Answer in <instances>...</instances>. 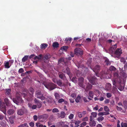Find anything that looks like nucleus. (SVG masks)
I'll list each match as a JSON object with an SVG mask.
<instances>
[{
  "mask_svg": "<svg viewBox=\"0 0 127 127\" xmlns=\"http://www.w3.org/2000/svg\"><path fill=\"white\" fill-rule=\"evenodd\" d=\"M4 101L5 103L1 102L0 105V110L1 111H6V106H8L10 104V102L8 98H5Z\"/></svg>",
  "mask_w": 127,
  "mask_h": 127,
  "instance_id": "1",
  "label": "nucleus"
},
{
  "mask_svg": "<svg viewBox=\"0 0 127 127\" xmlns=\"http://www.w3.org/2000/svg\"><path fill=\"white\" fill-rule=\"evenodd\" d=\"M91 61H88L87 64L90 68L93 70V71L95 73V75L96 76H98V73L100 71V66L98 65H96L94 68H92V67L91 66Z\"/></svg>",
  "mask_w": 127,
  "mask_h": 127,
  "instance_id": "2",
  "label": "nucleus"
},
{
  "mask_svg": "<svg viewBox=\"0 0 127 127\" xmlns=\"http://www.w3.org/2000/svg\"><path fill=\"white\" fill-rule=\"evenodd\" d=\"M43 84L45 87L50 91L53 90L56 88L57 86L56 85L52 82L47 83Z\"/></svg>",
  "mask_w": 127,
  "mask_h": 127,
  "instance_id": "3",
  "label": "nucleus"
},
{
  "mask_svg": "<svg viewBox=\"0 0 127 127\" xmlns=\"http://www.w3.org/2000/svg\"><path fill=\"white\" fill-rule=\"evenodd\" d=\"M35 96L42 100H44L45 98V97L43 95V94L41 93V91L39 90L36 91Z\"/></svg>",
  "mask_w": 127,
  "mask_h": 127,
  "instance_id": "4",
  "label": "nucleus"
},
{
  "mask_svg": "<svg viewBox=\"0 0 127 127\" xmlns=\"http://www.w3.org/2000/svg\"><path fill=\"white\" fill-rule=\"evenodd\" d=\"M13 101L14 103L17 105L20 104L23 101V100L20 96L17 97L16 98H13Z\"/></svg>",
  "mask_w": 127,
  "mask_h": 127,
  "instance_id": "5",
  "label": "nucleus"
},
{
  "mask_svg": "<svg viewBox=\"0 0 127 127\" xmlns=\"http://www.w3.org/2000/svg\"><path fill=\"white\" fill-rule=\"evenodd\" d=\"M79 81V85L80 87H82V88L85 89V86L83 83L84 81V78L83 77H80L78 78Z\"/></svg>",
  "mask_w": 127,
  "mask_h": 127,
  "instance_id": "6",
  "label": "nucleus"
},
{
  "mask_svg": "<svg viewBox=\"0 0 127 127\" xmlns=\"http://www.w3.org/2000/svg\"><path fill=\"white\" fill-rule=\"evenodd\" d=\"M59 77L61 79H63L65 83L67 84L68 81L64 74L62 72H60L59 73Z\"/></svg>",
  "mask_w": 127,
  "mask_h": 127,
  "instance_id": "7",
  "label": "nucleus"
},
{
  "mask_svg": "<svg viewBox=\"0 0 127 127\" xmlns=\"http://www.w3.org/2000/svg\"><path fill=\"white\" fill-rule=\"evenodd\" d=\"M75 53L77 55H81L83 54V51L82 50L79 48H76L74 50Z\"/></svg>",
  "mask_w": 127,
  "mask_h": 127,
  "instance_id": "8",
  "label": "nucleus"
},
{
  "mask_svg": "<svg viewBox=\"0 0 127 127\" xmlns=\"http://www.w3.org/2000/svg\"><path fill=\"white\" fill-rule=\"evenodd\" d=\"M89 81L93 85L96 84L97 83L96 78L94 76L89 80Z\"/></svg>",
  "mask_w": 127,
  "mask_h": 127,
  "instance_id": "9",
  "label": "nucleus"
},
{
  "mask_svg": "<svg viewBox=\"0 0 127 127\" xmlns=\"http://www.w3.org/2000/svg\"><path fill=\"white\" fill-rule=\"evenodd\" d=\"M62 71L64 73H66L69 76L71 75L70 70L68 67H66L65 68H63L62 70Z\"/></svg>",
  "mask_w": 127,
  "mask_h": 127,
  "instance_id": "10",
  "label": "nucleus"
},
{
  "mask_svg": "<svg viewBox=\"0 0 127 127\" xmlns=\"http://www.w3.org/2000/svg\"><path fill=\"white\" fill-rule=\"evenodd\" d=\"M89 96L88 97V99L90 100H92V98H93L94 95V93L93 91H90L88 93Z\"/></svg>",
  "mask_w": 127,
  "mask_h": 127,
  "instance_id": "11",
  "label": "nucleus"
},
{
  "mask_svg": "<svg viewBox=\"0 0 127 127\" xmlns=\"http://www.w3.org/2000/svg\"><path fill=\"white\" fill-rule=\"evenodd\" d=\"M58 63L59 64L61 63L63 65H65L66 64V63L64 61V58H62L59 60Z\"/></svg>",
  "mask_w": 127,
  "mask_h": 127,
  "instance_id": "12",
  "label": "nucleus"
},
{
  "mask_svg": "<svg viewBox=\"0 0 127 127\" xmlns=\"http://www.w3.org/2000/svg\"><path fill=\"white\" fill-rule=\"evenodd\" d=\"M115 54L120 55L122 53V50L121 49L118 48L115 52Z\"/></svg>",
  "mask_w": 127,
  "mask_h": 127,
  "instance_id": "13",
  "label": "nucleus"
},
{
  "mask_svg": "<svg viewBox=\"0 0 127 127\" xmlns=\"http://www.w3.org/2000/svg\"><path fill=\"white\" fill-rule=\"evenodd\" d=\"M92 86L91 84L88 83L86 88H85V90L86 91H88L89 90L92 89Z\"/></svg>",
  "mask_w": 127,
  "mask_h": 127,
  "instance_id": "14",
  "label": "nucleus"
},
{
  "mask_svg": "<svg viewBox=\"0 0 127 127\" xmlns=\"http://www.w3.org/2000/svg\"><path fill=\"white\" fill-rule=\"evenodd\" d=\"M111 84L109 83H108L106 86L105 88L107 90H110L111 89Z\"/></svg>",
  "mask_w": 127,
  "mask_h": 127,
  "instance_id": "15",
  "label": "nucleus"
},
{
  "mask_svg": "<svg viewBox=\"0 0 127 127\" xmlns=\"http://www.w3.org/2000/svg\"><path fill=\"white\" fill-rule=\"evenodd\" d=\"M60 126L63 127H68V125L64 124V123L63 122H60L59 123Z\"/></svg>",
  "mask_w": 127,
  "mask_h": 127,
  "instance_id": "16",
  "label": "nucleus"
},
{
  "mask_svg": "<svg viewBox=\"0 0 127 127\" xmlns=\"http://www.w3.org/2000/svg\"><path fill=\"white\" fill-rule=\"evenodd\" d=\"M5 91H6L5 94L6 95L10 96V95L11 90L10 89H6Z\"/></svg>",
  "mask_w": 127,
  "mask_h": 127,
  "instance_id": "17",
  "label": "nucleus"
},
{
  "mask_svg": "<svg viewBox=\"0 0 127 127\" xmlns=\"http://www.w3.org/2000/svg\"><path fill=\"white\" fill-rule=\"evenodd\" d=\"M4 64L5 68H8L10 67V66L9 65V63L8 62H6V61H5Z\"/></svg>",
  "mask_w": 127,
  "mask_h": 127,
  "instance_id": "18",
  "label": "nucleus"
},
{
  "mask_svg": "<svg viewBox=\"0 0 127 127\" xmlns=\"http://www.w3.org/2000/svg\"><path fill=\"white\" fill-rule=\"evenodd\" d=\"M28 56L27 55L25 56L22 58V62L23 63H24L28 60Z\"/></svg>",
  "mask_w": 127,
  "mask_h": 127,
  "instance_id": "19",
  "label": "nucleus"
},
{
  "mask_svg": "<svg viewBox=\"0 0 127 127\" xmlns=\"http://www.w3.org/2000/svg\"><path fill=\"white\" fill-rule=\"evenodd\" d=\"M123 106L126 109H127V101L124 100L123 102Z\"/></svg>",
  "mask_w": 127,
  "mask_h": 127,
  "instance_id": "20",
  "label": "nucleus"
},
{
  "mask_svg": "<svg viewBox=\"0 0 127 127\" xmlns=\"http://www.w3.org/2000/svg\"><path fill=\"white\" fill-rule=\"evenodd\" d=\"M109 114L108 112H100L98 113L99 115H108Z\"/></svg>",
  "mask_w": 127,
  "mask_h": 127,
  "instance_id": "21",
  "label": "nucleus"
},
{
  "mask_svg": "<svg viewBox=\"0 0 127 127\" xmlns=\"http://www.w3.org/2000/svg\"><path fill=\"white\" fill-rule=\"evenodd\" d=\"M89 124L91 126H94L96 125V122L95 121H93L90 122L89 123Z\"/></svg>",
  "mask_w": 127,
  "mask_h": 127,
  "instance_id": "22",
  "label": "nucleus"
},
{
  "mask_svg": "<svg viewBox=\"0 0 127 127\" xmlns=\"http://www.w3.org/2000/svg\"><path fill=\"white\" fill-rule=\"evenodd\" d=\"M81 99V97L80 95H78L77 96L75 99V101L77 103H78L80 101Z\"/></svg>",
  "mask_w": 127,
  "mask_h": 127,
  "instance_id": "23",
  "label": "nucleus"
},
{
  "mask_svg": "<svg viewBox=\"0 0 127 127\" xmlns=\"http://www.w3.org/2000/svg\"><path fill=\"white\" fill-rule=\"evenodd\" d=\"M59 44L57 42H55L53 43V46L54 47L57 48L59 46Z\"/></svg>",
  "mask_w": 127,
  "mask_h": 127,
  "instance_id": "24",
  "label": "nucleus"
},
{
  "mask_svg": "<svg viewBox=\"0 0 127 127\" xmlns=\"http://www.w3.org/2000/svg\"><path fill=\"white\" fill-rule=\"evenodd\" d=\"M48 46V45L46 44H41V48L42 49H45Z\"/></svg>",
  "mask_w": 127,
  "mask_h": 127,
  "instance_id": "25",
  "label": "nucleus"
},
{
  "mask_svg": "<svg viewBox=\"0 0 127 127\" xmlns=\"http://www.w3.org/2000/svg\"><path fill=\"white\" fill-rule=\"evenodd\" d=\"M57 83L59 86H61L62 85V82L60 80H57Z\"/></svg>",
  "mask_w": 127,
  "mask_h": 127,
  "instance_id": "26",
  "label": "nucleus"
},
{
  "mask_svg": "<svg viewBox=\"0 0 127 127\" xmlns=\"http://www.w3.org/2000/svg\"><path fill=\"white\" fill-rule=\"evenodd\" d=\"M50 55H48L47 54L45 55L44 57L43 58V60H47L49 59L50 58Z\"/></svg>",
  "mask_w": 127,
  "mask_h": 127,
  "instance_id": "27",
  "label": "nucleus"
},
{
  "mask_svg": "<svg viewBox=\"0 0 127 127\" xmlns=\"http://www.w3.org/2000/svg\"><path fill=\"white\" fill-rule=\"evenodd\" d=\"M80 123V121H79L78 120L77 121H75L72 123H75V125H76V127H77L79 126L78 124Z\"/></svg>",
  "mask_w": 127,
  "mask_h": 127,
  "instance_id": "28",
  "label": "nucleus"
},
{
  "mask_svg": "<svg viewBox=\"0 0 127 127\" xmlns=\"http://www.w3.org/2000/svg\"><path fill=\"white\" fill-rule=\"evenodd\" d=\"M117 89L115 87H113L112 89V92L114 94L117 91Z\"/></svg>",
  "mask_w": 127,
  "mask_h": 127,
  "instance_id": "29",
  "label": "nucleus"
},
{
  "mask_svg": "<svg viewBox=\"0 0 127 127\" xmlns=\"http://www.w3.org/2000/svg\"><path fill=\"white\" fill-rule=\"evenodd\" d=\"M68 47L67 46H63L61 47V49L62 50H64L65 51H66L67 49H68Z\"/></svg>",
  "mask_w": 127,
  "mask_h": 127,
  "instance_id": "30",
  "label": "nucleus"
},
{
  "mask_svg": "<svg viewBox=\"0 0 127 127\" xmlns=\"http://www.w3.org/2000/svg\"><path fill=\"white\" fill-rule=\"evenodd\" d=\"M29 91L33 95L34 93V90L32 88H30L29 89Z\"/></svg>",
  "mask_w": 127,
  "mask_h": 127,
  "instance_id": "31",
  "label": "nucleus"
},
{
  "mask_svg": "<svg viewBox=\"0 0 127 127\" xmlns=\"http://www.w3.org/2000/svg\"><path fill=\"white\" fill-rule=\"evenodd\" d=\"M28 127V125L27 124V123H25L24 124H22L19 126L18 127Z\"/></svg>",
  "mask_w": 127,
  "mask_h": 127,
  "instance_id": "32",
  "label": "nucleus"
},
{
  "mask_svg": "<svg viewBox=\"0 0 127 127\" xmlns=\"http://www.w3.org/2000/svg\"><path fill=\"white\" fill-rule=\"evenodd\" d=\"M54 96L56 99H58L60 97L59 95L57 93H56L54 94Z\"/></svg>",
  "mask_w": 127,
  "mask_h": 127,
  "instance_id": "33",
  "label": "nucleus"
},
{
  "mask_svg": "<svg viewBox=\"0 0 127 127\" xmlns=\"http://www.w3.org/2000/svg\"><path fill=\"white\" fill-rule=\"evenodd\" d=\"M121 126V127H127V123H122Z\"/></svg>",
  "mask_w": 127,
  "mask_h": 127,
  "instance_id": "34",
  "label": "nucleus"
},
{
  "mask_svg": "<svg viewBox=\"0 0 127 127\" xmlns=\"http://www.w3.org/2000/svg\"><path fill=\"white\" fill-rule=\"evenodd\" d=\"M35 125L37 127H43L44 125L42 124H40L39 123H36Z\"/></svg>",
  "mask_w": 127,
  "mask_h": 127,
  "instance_id": "35",
  "label": "nucleus"
},
{
  "mask_svg": "<svg viewBox=\"0 0 127 127\" xmlns=\"http://www.w3.org/2000/svg\"><path fill=\"white\" fill-rule=\"evenodd\" d=\"M105 62L107 65H110L111 64L109 60L108 59H106L105 61Z\"/></svg>",
  "mask_w": 127,
  "mask_h": 127,
  "instance_id": "36",
  "label": "nucleus"
},
{
  "mask_svg": "<svg viewBox=\"0 0 127 127\" xmlns=\"http://www.w3.org/2000/svg\"><path fill=\"white\" fill-rule=\"evenodd\" d=\"M109 69L110 71L115 70L116 68L114 66H111L110 67Z\"/></svg>",
  "mask_w": 127,
  "mask_h": 127,
  "instance_id": "37",
  "label": "nucleus"
},
{
  "mask_svg": "<svg viewBox=\"0 0 127 127\" xmlns=\"http://www.w3.org/2000/svg\"><path fill=\"white\" fill-rule=\"evenodd\" d=\"M91 116L92 117L93 116L94 117H96L97 113L95 112H93L91 113Z\"/></svg>",
  "mask_w": 127,
  "mask_h": 127,
  "instance_id": "38",
  "label": "nucleus"
},
{
  "mask_svg": "<svg viewBox=\"0 0 127 127\" xmlns=\"http://www.w3.org/2000/svg\"><path fill=\"white\" fill-rule=\"evenodd\" d=\"M71 40V38H66L65 39V41L66 42H70V41Z\"/></svg>",
  "mask_w": 127,
  "mask_h": 127,
  "instance_id": "39",
  "label": "nucleus"
},
{
  "mask_svg": "<svg viewBox=\"0 0 127 127\" xmlns=\"http://www.w3.org/2000/svg\"><path fill=\"white\" fill-rule=\"evenodd\" d=\"M65 115V114L64 112H61V117L62 118H64V117Z\"/></svg>",
  "mask_w": 127,
  "mask_h": 127,
  "instance_id": "40",
  "label": "nucleus"
},
{
  "mask_svg": "<svg viewBox=\"0 0 127 127\" xmlns=\"http://www.w3.org/2000/svg\"><path fill=\"white\" fill-rule=\"evenodd\" d=\"M104 119L103 117L101 116L98 117L97 119V120L99 122L103 120Z\"/></svg>",
  "mask_w": 127,
  "mask_h": 127,
  "instance_id": "41",
  "label": "nucleus"
},
{
  "mask_svg": "<svg viewBox=\"0 0 127 127\" xmlns=\"http://www.w3.org/2000/svg\"><path fill=\"white\" fill-rule=\"evenodd\" d=\"M87 123L86 122H84L82 123L80 127H84L86 125Z\"/></svg>",
  "mask_w": 127,
  "mask_h": 127,
  "instance_id": "42",
  "label": "nucleus"
},
{
  "mask_svg": "<svg viewBox=\"0 0 127 127\" xmlns=\"http://www.w3.org/2000/svg\"><path fill=\"white\" fill-rule=\"evenodd\" d=\"M36 104L37 105V107L38 108H40L41 106V104L40 101L37 103Z\"/></svg>",
  "mask_w": 127,
  "mask_h": 127,
  "instance_id": "43",
  "label": "nucleus"
},
{
  "mask_svg": "<svg viewBox=\"0 0 127 127\" xmlns=\"http://www.w3.org/2000/svg\"><path fill=\"white\" fill-rule=\"evenodd\" d=\"M111 94L109 93H107L106 94V96L108 98H110L112 96Z\"/></svg>",
  "mask_w": 127,
  "mask_h": 127,
  "instance_id": "44",
  "label": "nucleus"
},
{
  "mask_svg": "<svg viewBox=\"0 0 127 127\" xmlns=\"http://www.w3.org/2000/svg\"><path fill=\"white\" fill-rule=\"evenodd\" d=\"M64 100L62 98H61L60 99L58 100V102L59 103H61L62 102H64Z\"/></svg>",
  "mask_w": 127,
  "mask_h": 127,
  "instance_id": "45",
  "label": "nucleus"
},
{
  "mask_svg": "<svg viewBox=\"0 0 127 127\" xmlns=\"http://www.w3.org/2000/svg\"><path fill=\"white\" fill-rule=\"evenodd\" d=\"M104 109L105 111H109L108 107L107 106H105L104 107Z\"/></svg>",
  "mask_w": 127,
  "mask_h": 127,
  "instance_id": "46",
  "label": "nucleus"
},
{
  "mask_svg": "<svg viewBox=\"0 0 127 127\" xmlns=\"http://www.w3.org/2000/svg\"><path fill=\"white\" fill-rule=\"evenodd\" d=\"M24 72V70L23 69V68H20L19 70H18V72L19 73H22L23 72Z\"/></svg>",
  "mask_w": 127,
  "mask_h": 127,
  "instance_id": "47",
  "label": "nucleus"
},
{
  "mask_svg": "<svg viewBox=\"0 0 127 127\" xmlns=\"http://www.w3.org/2000/svg\"><path fill=\"white\" fill-rule=\"evenodd\" d=\"M118 88V89L120 91H122L124 89V87L121 86L119 87Z\"/></svg>",
  "mask_w": 127,
  "mask_h": 127,
  "instance_id": "48",
  "label": "nucleus"
},
{
  "mask_svg": "<svg viewBox=\"0 0 127 127\" xmlns=\"http://www.w3.org/2000/svg\"><path fill=\"white\" fill-rule=\"evenodd\" d=\"M29 125L31 127H33L34 126V123L33 122H31L29 123Z\"/></svg>",
  "mask_w": 127,
  "mask_h": 127,
  "instance_id": "49",
  "label": "nucleus"
},
{
  "mask_svg": "<svg viewBox=\"0 0 127 127\" xmlns=\"http://www.w3.org/2000/svg\"><path fill=\"white\" fill-rule=\"evenodd\" d=\"M73 116L74 115L73 114H71L69 116V118L70 119H72L73 118Z\"/></svg>",
  "mask_w": 127,
  "mask_h": 127,
  "instance_id": "50",
  "label": "nucleus"
},
{
  "mask_svg": "<svg viewBox=\"0 0 127 127\" xmlns=\"http://www.w3.org/2000/svg\"><path fill=\"white\" fill-rule=\"evenodd\" d=\"M17 113L19 115H22L24 113L23 112H17Z\"/></svg>",
  "mask_w": 127,
  "mask_h": 127,
  "instance_id": "51",
  "label": "nucleus"
},
{
  "mask_svg": "<svg viewBox=\"0 0 127 127\" xmlns=\"http://www.w3.org/2000/svg\"><path fill=\"white\" fill-rule=\"evenodd\" d=\"M120 61L124 63L126 62L125 59L123 58H122L120 59Z\"/></svg>",
  "mask_w": 127,
  "mask_h": 127,
  "instance_id": "52",
  "label": "nucleus"
},
{
  "mask_svg": "<svg viewBox=\"0 0 127 127\" xmlns=\"http://www.w3.org/2000/svg\"><path fill=\"white\" fill-rule=\"evenodd\" d=\"M71 96L73 98H74L76 96V94L75 93L72 94L71 95Z\"/></svg>",
  "mask_w": 127,
  "mask_h": 127,
  "instance_id": "53",
  "label": "nucleus"
},
{
  "mask_svg": "<svg viewBox=\"0 0 127 127\" xmlns=\"http://www.w3.org/2000/svg\"><path fill=\"white\" fill-rule=\"evenodd\" d=\"M42 55L41 54H40L38 55V60H41L42 59Z\"/></svg>",
  "mask_w": 127,
  "mask_h": 127,
  "instance_id": "54",
  "label": "nucleus"
},
{
  "mask_svg": "<svg viewBox=\"0 0 127 127\" xmlns=\"http://www.w3.org/2000/svg\"><path fill=\"white\" fill-rule=\"evenodd\" d=\"M110 102V100L108 99H107L104 101V103L106 104L109 103Z\"/></svg>",
  "mask_w": 127,
  "mask_h": 127,
  "instance_id": "55",
  "label": "nucleus"
},
{
  "mask_svg": "<svg viewBox=\"0 0 127 127\" xmlns=\"http://www.w3.org/2000/svg\"><path fill=\"white\" fill-rule=\"evenodd\" d=\"M78 115L80 118H81L82 116V114L81 112H79L78 113Z\"/></svg>",
  "mask_w": 127,
  "mask_h": 127,
  "instance_id": "56",
  "label": "nucleus"
},
{
  "mask_svg": "<svg viewBox=\"0 0 127 127\" xmlns=\"http://www.w3.org/2000/svg\"><path fill=\"white\" fill-rule=\"evenodd\" d=\"M37 107V106L35 105H33L32 107V108L33 109H35Z\"/></svg>",
  "mask_w": 127,
  "mask_h": 127,
  "instance_id": "57",
  "label": "nucleus"
},
{
  "mask_svg": "<svg viewBox=\"0 0 127 127\" xmlns=\"http://www.w3.org/2000/svg\"><path fill=\"white\" fill-rule=\"evenodd\" d=\"M110 103L112 105H114L115 103L114 101L113 100H112L110 102Z\"/></svg>",
  "mask_w": 127,
  "mask_h": 127,
  "instance_id": "58",
  "label": "nucleus"
},
{
  "mask_svg": "<svg viewBox=\"0 0 127 127\" xmlns=\"http://www.w3.org/2000/svg\"><path fill=\"white\" fill-rule=\"evenodd\" d=\"M114 75L115 77H117L118 75V74L116 72H115L114 74Z\"/></svg>",
  "mask_w": 127,
  "mask_h": 127,
  "instance_id": "59",
  "label": "nucleus"
},
{
  "mask_svg": "<svg viewBox=\"0 0 127 127\" xmlns=\"http://www.w3.org/2000/svg\"><path fill=\"white\" fill-rule=\"evenodd\" d=\"M34 101L36 103V104L39 101V100H37L36 98H35L34 99Z\"/></svg>",
  "mask_w": 127,
  "mask_h": 127,
  "instance_id": "60",
  "label": "nucleus"
},
{
  "mask_svg": "<svg viewBox=\"0 0 127 127\" xmlns=\"http://www.w3.org/2000/svg\"><path fill=\"white\" fill-rule=\"evenodd\" d=\"M83 121H87L88 120V118L87 117H86L83 119Z\"/></svg>",
  "mask_w": 127,
  "mask_h": 127,
  "instance_id": "61",
  "label": "nucleus"
},
{
  "mask_svg": "<svg viewBox=\"0 0 127 127\" xmlns=\"http://www.w3.org/2000/svg\"><path fill=\"white\" fill-rule=\"evenodd\" d=\"M117 109L118 111H121L122 109L121 108L118 107V106H116Z\"/></svg>",
  "mask_w": 127,
  "mask_h": 127,
  "instance_id": "62",
  "label": "nucleus"
},
{
  "mask_svg": "<svg viewBox=\"0 0 127 127\" xmlns=\"http://www.w3.org/2000/svg\"><path fill=\"white\" fill-rule=\"evenodd\" d=\"M113 85H114L115 87L117 86L116 85V82L115 80H114L113 81Z\"/></svg>",
  "mask_w": 127,
  "mask_h": 127,
  "instance_id": "63",
  "label": "nucleus"
},
{
  "mask_svg": "<svg viewBox=\"0 0 127 127\" xmlns=\"http://www.w3.org/2000/svg\"><path fill=\"white\" fill-rule=\"evenodd\" d=\"M33 118L34 120L35 121H36L37 120V117L36 116V115L34 116L33 117Z\"/></svg>",
  "mask_w": 127,
  "mask_h": 127,
  "instance_id": "64",
  "label": "nucleus"
}]
</instances>
